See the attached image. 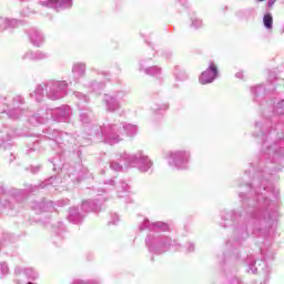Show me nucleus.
Listing matches in <instances>:
<instances>
[{
    "label": "nucleus",
    "instance_id": "nucleus-2",
    "mask_svg": "<svg viewBox=\"0 0 284 284\" xmlns=\"http://www.w3.org/2000/svg\"><path fill=\"white\" fill-rule=\"evenodd\" d=\"M263 23L267 30H272V26L274 23V19L272 18V13H266L263 17Z\"/></svg>",
    "mask_w": 284,
    "mask_h": 284
},
{
    "label": "nucleus",
    "instance_id": "nucleus-1",
    "mask_svg": "<svg viewBox=\"0 0 284 284\" xmlns=\"http://www.w3.org/2000/svg\"><path fill=\"white\" fill-rule=\"evenodd\" d=\"M217 74H219V70L216 69V64L211 63L209 69H206L204 72H202V74L200 77V83H202V85L212 83V81L214 79H216Z\"/></svg>",
    "mask_w": 284,
    "mask_h": 284
},
{
    "label": "nucleus",
    "instance_id": "nucleus-3",
    "mask_svg": "<svg viewBox=\"0 0 284 284\" xmlns=\"http://www.w3.org/2000/svg\"><path fill=\"white\" fill-rule=\"evenodd\" d=\"M257 1L263 2V1H265V0H257Z\"/></svg>",
    "mask_w": 284,
    "mask_h": 284
}]
</instances>
